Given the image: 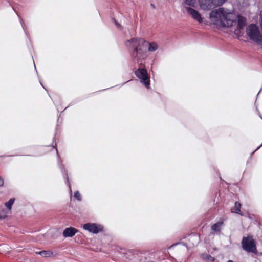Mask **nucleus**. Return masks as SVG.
<instances>
[{
    "label": "nucleus",
    "instance_id": "1",
    "mask_svg": "<svg viewBox=\"0 0 262 262\" xmlns=\"http://www.w3.org/2000/svg\"><path fill=\"white\" fill-rule=\"evenodd\" d=\"M126 46L134 49V59L138 62L147 57L146 48L150 52H154L158 48L155 42H148L141 38H133L126 42Z\"/></svg>",
    "mask_w": 262,
    "mask_h": 262
},
{
    "label": "nucleus",
    "instance_id": "2",
    "mask_svg": "<svg viewBox=\"0 0 262 262\" xmlns=\"http://www.w3.org/2000/svg\"><path fill=\"white\" fill-rule=\"evenodd\" d=\"M237 16L231 10L220 8L212 11L210 19L213 24L222 27H231L236 23Z\"/></svg>",
    "mask_w": 262,
    "mask_h": 262
},
{
    "label": "nucleus",
    "instance_id": "3",
    "mask_svg": "<svg viewBox=\"0 0 262 262\" xmlns=\"http://www.w3.org/2000/svg\"><path fill=\"white\" fill-rule=\"evenodd\" d=\"M246 34L250 40L257 45L262 46V35L256 25H249L246 29Z\"/></svg>",
    "mask_w": 262,
    "mask_h": 262
},
{
    "label": "nucleus",
    "instance_id": "4",
    "mask_svg": "<svg viewBox=\"0 0 262 262\" xmlns=\"http://www.w3.org/2000/svg\"><path fill=\"white\" fill-rule=\"evenodd\" d=\"M136 76L140 79L147 89L150 86V78L147 70L144 68H138L135 72Z\"/></svg>",
    "mask_w": 262,
    "mask_h": 262
},
{
    "label": "nucleus",
    "instance_id": "5",
    "mask_svg": "<svg viewBox=\"0 0 262 262\" xmlns=\"http://www.w3.org/2000/svg\"><path fill=\"white\" fill-rule=\"evenodd\" d=\"M241 244L242 248L245 251L252 253L256 252L255 242L251 236L243 237Z\"/></svg>",
    "mask_w": 262,
    "mask_h": 262
},
{
    "label": "nucleus",
    "instance_id": "6",
    "mask_svg": "<svg viewBox=\"0 0 262 262\" xmlns=\"http://www.w3.org/2000/svg\"><path fill=\"white\" fill-rule=\"evenodd\" d=\"M83 228L84 230L94 234H97L103 231V227L96 223H86L83 225Z\"/></svg>",
    "mask_w": 262,
    "mask_h": 262
},
{
    "label": "nucleus",
    "instance_id": "7",
    "mask_svg": "<svg viewBox=\"0 0 262 262\" xmlns=\"http://www.w3.org/2000/svg\"><path fill=\"white\" fill-rule=\"evenodd\" d=\"M185 9L188 14L190 15L191 17L196 21L199 24L203 23V18L202 17L201 14L196 10L190 7H186Z\"/></svg>",
    "mask_w": 262,
    "mask_h": 262
},
{
    "label": "nucleus",
    "instance_id": "8",
    "mask_svg": "<svg viewBox=\"0 0 262 262\" xmlns=\"http://www.w3.org/2000/svg\"><path fill=\"white\" fill-rule=\"evenodd\" d=\"M200 8L204 10H211L215 7L212 0H199Z\"/></svg>",
    "mask_w": 262,
    "mask_h": 262
},
{
    "label": "nucleus",
    "instance_id": "9",
    "mask_svg": "<svg viewBox=\"0 0 262 262\" xmlns=\"http://www.w3.org/2000/svg\"><path fill=\"white\" fill-rule=\"evenodd\" d=\"M78 232L77 230L73 227H69L66 228L63 232V236L64 237H73L77 232Z\"/></svg>",
    "mask_w": 262,
    "mask_h": 262
},
{
    "label": "nucleus",
    "instance_id": "10",
    "mask_svg": "<svg viewBox=\"0 0 262 262\" xmlns=\"http://www.w3.org/2000/svg\"><path fill=\"white\" fill-rule=\"evenodd\" d=\"M237 16V28L239 30H242L247 25V20L246 19L240 15Z\"/></svg>",
    "mask_w": 262,
    "mask_h": 262
},
{
    "label": "nucleus",
    "instance_id": "11",
    "mask_svg": "<svg viewBox=\"0 0 262 262\" xmlns=\"http://www.w3.org/2000/svg\"><path fill=\"white\" fill-rule=\"evenodd\" d=\"M11 211H8L7 208H5L4 207H0V218L5 219L7 217L10 213Z\"/></svg>",
    "mask_w": 262,
    "mask_h": 262
},
{
    "label": "nucleus",
    "instance_id": "12",
    "mask_svg": "<svg viewBox=\"0 0 262 262\" xmlns=\"http://www.w3.org/2000/svg\"><path fill=\"white\" fill-rule=\"evenodd\" d=\"M223 224V222H219L216 223L214 224L211 226L212 230L215 232H220Z\"/></svg>",
    "mask_w": 262,
    "mask_h": 262
},
{
    "label": "nucleus",
    "instance_id": "13",
    "mask_svg": "<svg viewBox=\"0 0 262 262\" xmlns=\"http://www.w3.org/2000/svg\"><path fill=\"white\" fill-rule=\"evenodd\" d=\"M241 206V204L238 202H236L234 204V207L231 209L232 212L241 214L240 213Z\"/></svg>",
    "mask_w": 262,
    "mask_h": 262
},
{
    "label": "nucleus",
    "instance_id": "14",
    "mask_svg": "<svg viewBox=\"0 0 262 262\" xmlns=\"http://www.w3.org/2000/svg\"><path fill=\"white\" fill-rule=\"evenodd\" d=\"M37 254L40 255L43 257H51L53 255V253L50 251H41L36 252Z\"/></svg>",
    "mask_w": 262,
    "mask_h": 262
},
{
    "label": "nucleus",
    "instance_id": "15",
    "mask_svg": "<svg viewBox=\"0 0 262 262\" xmlns=\"http://www.w3.org/2000/svg\"><path fill=\"white\" fill-rule=\"evenodd\" d=\"M15 199L14 198L10 199L9 201L5 204V206L8 209V211H11L12 206L14 203Z\"/></svg>",
    "mask_w": 262,
    "mask_h": 262
},
{
    "label": "nucleus",
    "instance_id": "16",
    "mask_svg": "<svg viewBox=\"0 0 262 262\" xmlns=\"http://www.w3.org/2000/svg\"><path fill=\"white\" fill-rule=\"evenodd\" d=\"M212 1L213 2V3H214V4L215 5V6L216 7L222 5L226 1V0H212Z\"/></svg>",
    "mask_w": 262,
    "mask_h": 262
},
{
    "label": "nucleus",
    "instance_id": "17",
    "mask_svg": "<svg viewBox=\"0 0 262 262\" xmlns=\"http://www.w3.org/2000/svg\"><path fill=\"white\" fill-rule=\"evenodd\" d=\"M196 3V0H185V3L190 6L194 7Z\"/></svg>",
    "mask_w": 262,
    "mask_h": 262
},
{
    "label": "nucleus",
    "instance_id": "18",
    "mask_svg": "<svg viewBox=\"0 0 262 262\" xmlns=\"http://www.w3.org/2000/svg\"><path fill=\"white\" fill-rule=\"evenodd\" d=\"M74 196L76 198L78 201L81 200V196L80 193L78 191H76L74 194Z\"/></svg>",
    "mask_w": 262,
    "mask_h": 262
},
{
    "label": "nucleus",
    "instance_id": "19",
    "mask_svg": "<svg viewBox=\"0 0 262 262\" xmlns=\"http://www.w3.org/2000/svg\"><path fill=\"white\" fill-rule=\"evenodd\" d=\"M19 21H20V23H21V26H22V27H23V28L24 30L25 31H26V30H26V26H25V24L24 23V22H23V21L22 19L20 18V19H19Z\"/></svg>",
    "mask_w": 262,
    "mask_h": 262
},
{
    "label": "nucleus",
    "instance_id": "20",
    "mask_svg": "<svg viewBox=\"0 0 262 262\" xmlns=\"http://www.w3.org/2000/svg\"><path fill=\"white\" fill-rule=\"evenodd\" d=\"M114 21L115 23V24H116V26H117V27L120 28V25L118 22H117L115 20H114Z\"/></svg>",
    "mask_w": 262,
    "mask_h": 262
},
{
    "label": "nucleus",
    "instance_id": "21",
    "mask_svg": "<svg viewBox=\"0 0 262 262\" xmlns=\"http://www.w3.org/2000/svg\"><path fill=\"white\" fill-rule=\"evenodd\" d=\"M4 184L3 180L0 177V186H2Z\"/></svg>",
    "mask_w": 262,
    "mask_h": 262
},
{
    "label": "nucleus",
    "instance_id": "22",
    "mask_svg": "<svg viewBox=\"0 0 262 262\" xmlns=\"http://www.w3.org/2000/svg\"><path fill=\"white\" fill-rule=\"evenodd\" d=\"M209 257L210 258V261H214V259H215L214 258L210 256H209Z\"/></svg>",
    "mask_w": 262,
    "mask_h": 262
},
{
    "label": "nucleus",
    "instance_id": "23",
    "mask_svg": "<svg viewBox=\"0 0 262 262\" xmlns=\"http://www.w3.org/2000/svg\"><path fill=\"white\" fill-rule=\"evenodd\" d=\"M261 146H262V144H261V145H260V146H259V147H258V148L255 150V151H256V150H258V149L260 147H261Z\"/></svg>",
    "mask_w": 262,
    "mask_h": 262
},
{
    "label": "nucleus",
    "instance_id": "24",
    "mask_svg": "<svg viewBox=\"0 0 262 262\" xmlns=\"http://www.w3.org/2000/svg\"><path fill=\"white\" fill-rule=\"evenodd\" d=\"M227 262H233V261L232 260H229L227 261Z\"/></svg>",
    "mask_w": 262,
    "mask_h": 262
},
{
    "label": "nucleus",
    "instance_id": "25",
    "mask_svg": "<svg viewBox=\"0 0 262 262\" xmlns=\"http://www.w3.org/2000/svg\"><path fill=\"white\" fill-rule=\"evenodd\" d=\"M69 188H70V192H71V191H72V190H71V187H70V186H69Z\"/></svg>",
    "mask_w": 262,
    "mask_h": 262
},
{
    "label": "nucleus",
    "instance_id": "26",
    "mask_svg": "<svg viewBox=\"0 0 262 262\" xmlns=\"http://www.w3.org/2000/svg\"><path fill=\"white\" fill-rule=\"evenodd\" d=\"M56 152H57V156H58V152L57 151V150L56 149Z\"/></svg>",
    "mask_w": 262,
    "mask_h": 262
}]
</instances>
